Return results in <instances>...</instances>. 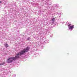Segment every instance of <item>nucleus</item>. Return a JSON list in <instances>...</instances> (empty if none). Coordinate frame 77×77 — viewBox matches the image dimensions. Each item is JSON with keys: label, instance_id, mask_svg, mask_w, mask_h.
<instances>
[{"label": "nucleus", "instance_id": "nucleus-3", "mask_svg": "<svg viewBox=\"0 0 77 77\" xmlns=\"http://www.w3.org/2000/svg\"><path fill=\"white\" fill-rule=\"evenodd\" d=\"M71 26V24H69V25H68V27H69V29H72L74 27V25H73L72 26Z\"/></svg>", "mask_w": 77, "mask_h": 77}, {"label": "nucleus", "instance_id": "nucleus-5", "mask_svg": "<svg viewBox=\"0 0 77 77\" xmlns=\"http://www.w3.org/2000/svg\"><path fill=\"white\" fill-rule=\"evenodd\" d=\"M5 46L7 48L8 47V44H6L5 45Z\"/></svg>", "mask_w": 77, "mask_h": 77}, {"label": "nucleus", "instance_id": "nucleus-2", "mask_svg": "<svg viewBox=\"0 0 77 77\" xmlns=\"http://www.w3.org/2000/svg\"><path fill=\"white\" fill-rule=\"evenodd\" d=\"M12 60L11 57L9 58L7 60V63H12Z\"/></svg>", "mask_w": 77, "mask_h": 77}, {"label": "nucleus", "instance_id": "nucleus-6", "mask_svg": "<svg viewBox=\"0 0 77 77\" xmlns=\"http://www.w3.org/2000/svg\"><path fill=\"white\" fill-rule=\"evenodd\" d=\"M55 20V18H53L51 20V21H54Z\"/></svg>", "mask_w": 77, "mask_h": 77}, {"label": "nucleus", "instance_id": "nucleus-9", "mask_svg": "<svg viewBox=\"0 0 77 77\" xmlns=\"http://www.w3.org/2000/svg\"><path fill=\"white\" fill-rule=\"evenodd\" d=\"M2 1H0V3H2Z\"/></svg>", "mask_w": 77, "mask_h": 77}, {"label": "nucleus", "instance_id": "nucleus-7", "mask_svg": "<svg viewBox=\"0 0 77 77\" xmlns=\"http://www.w3.org/2000/svg\"><path fill=\"white\" fill-rule=\"evenodd\" d=\"M3 65V63H1L0 64V66L1 65Z\"/></svg>", "mask_w": 77, "mask_h": 77}, {"label": "nucleus", "instance_id": "nucleus-1", "mask_svg": "<svg viewBox=\"0 0 77 77\" xmlns=\"http://www.w3.org/2000/svg\"><path fill=\"white\" fill-rule=\"evenodd\" d=\"M29 47H27L26 48L24 49L23 50L21 51L20 52L16 54L15 55V57L17 58H19L20 57V56L23 54L24 53H27L28 51H29Z\"/></svg>", "mask_w": 77, "mask_h": 77}, {"label": "nucleus", "instance_id": "nucleus-8", "mask_svg": "<svg viewBox=\"0 0 77 77\" xmlns=\"http://www.w3.org/2000/svg\"><path fill=\"white\" fill-rule=\"evenodd\" d=\"M29 39H30V37H28V38H27V40H28V41H29Z\"/></svg>", "mask_w": 77, "mask_h": 77}, {"label": "nucleus", "instance_id": "nucleus-4", "mask_svg": "<svg viewBox=\"0 0 77 77\" xmlns=\"http://www.w3.org/2000/svg\"><path fill=\"white\" fill-rule=\"evenodd\" d=\"M12 59V60L13 61V60H15L16 59H17L16 57H11Z\"/></svg>", "mask_w": 77, "mask_h": 77}]
</instances>
